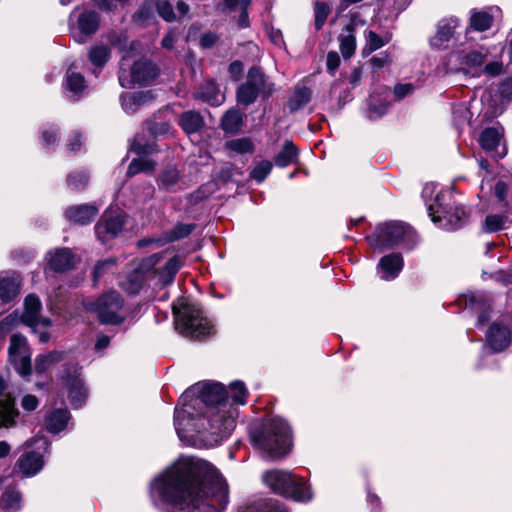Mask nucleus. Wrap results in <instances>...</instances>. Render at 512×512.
<instances>
[{
  "instance_id": "13",
  "label": "nucleus",
  "mask_w": 512,
  "mask_h": 512,
  "mask_svg": "<svg viewBox=\"0 0 512 512\" xmlns=\"http://www.w3.org/2000/svg\"><path fill=\"white\" fill-rule=\"evenodd\" d=\"M491 54V49L480 46L478 49H471L469 51L455 50L450 53L449 61L455 60L458 62V66L449 67V64H445L443 69H437V75L444 77L449 73H456L458 71L469 72L473 69H478L488 61Z\"/></svg>"
},
{
  "instance_id": "2",
  "label": "nucleus",
  "mask_w": 512,
  "mask_h": 512,
  "mask_svg": "<svg viewBox=\"0 0 512 512\" xmlns=\"http://www.w3.org/2000/svg\"><path fill=\"white\" fill-rule=\"evenodd\" d=\"M218 414L209 421L208 410L192 412L186 419H175V429L179 439L187 445L196 447H211L230 436L236 425L238 409L217 408Z\"/></svg>"
},
{
  "instance_id": "30",
  "label": "nucleus",
  "mask_w": 512,
  "mask_h": 512,
  "mask_svg": "<svg viewBox=\"0 0 512 512\" xmlns=\"http://www.w3.org/2000/svg\"><path fill=\"white\" fill-rule=\"evenodd\" d=\"M22 495L14 486H8L0 496V512H18L21 509Z\"/></svg>"
},
{
  "instance_id": "14",
  "label": "nucleus",
  "mask_w": 512,
  "mask_h": 512,
  "mask_svg": "<svg viewBox=\"0 0 512 512\" xmlns=\"http://www.w3.org/2000/svg\"><path fill=\"white\" fill-rule=\"evenodd\" d=\"M28 446L34 448L20 456L16 467L24 477H33L44 467L50 444L45 437H38L28 442Z\"/></svg>"
},
{
  "instance_id": "25",
  "label": "nucleus",
  "mask_w": 512,
  "mask_h": 512,
  "mask_svg": "<svg viewBox=\"0 0 512 512\" xmlns=\"http://www.w3.org/2000/svg\"><path fill=\"white\" fill-rule=\"evenodd\" d=\"M404 266L403 257L399 253H392L383 256L377 265V274L382 280L390 281L395 279Z\"/></svg>"
},
{
  "instance_id": "54",
  "label": "nucleus",
  "mask_w": 512,
  "mask_h": 512,
  "mask_svg": "<svg viewBox=\"0 0 512 512\" xmlns=\"http://www.w3.org/2000/svg\"><path fill=\"white\" fill-rule=\"evenodd\" d=\"M506 217L504 215H487L483 223V230L487 233H494L503 229Z\"/></svg>"
},
{
  "instance_id": "29",
  "label": "nucleus",
  "mask_w": 512,
  "mask_h": 512,
  "mask_svg": "<svg viewBox=\"0 0 512 512\" xmlns=\"http://www.w3.org/2000/svg\"><path fill=\"white\" fill-rule=\"evenodd\" d=\"M64 88L69 97L79 99L86 89L85 79L80 73L69 68L66 73Z\"/></svg>"
},
{
  "instance_id": "38",
  "label": "nucleus",
  "mask_w": 512,
  "mask_h": 512,
  "mask_svg": "<svg viewBox=\"0 0 512 512\" xmlns=\"http://www.w3.org/2000/svg\"><path fill=\"white\" fill-rule=\"evenodd\" d=\"M345 32V34L339 36L340 51L344 58H350L356 49V37L353 25H348Z\"/></svg>"
},
{
  "instance_id": "47",
  "label": "nucleus",
  "mask_w": 512,
  "mask_h": 512,
  "mask_svg": "<svg viewBox=\"0 0 512 512\" xmlns=\"http://www.w3.org/2000/svg\"><path fill=\"white\" fill-rule=\"evenodd\" d=\"M368 104V117L370 119H377L382 117L387 113L389 108V102L386 99H381L374 95L369 97Z\"/></svg>"
},
{
  "instance_id": "24",
  "label": "nucleus",
  "mask_w": 512,
  "mask_h": 512,
  "mask_svg": "<svg viewBox=\"0 0 512 512\" xmlns=\"http://www.w3.org/2000/svg\"><path fill=\"white\" fill-rule=\"evenodd\" d=\"M502 137V128L489 127L482 131L479 141L487 153L493 157L502 158L506 155V147L501 144Z\"/></svg>"
},
{
  "instance_id": "3",
  "label": "nucleus",
  "mask_w": 512,
  "mask_h": 512,
  "mask_svg": "<svg viewBox=\"0 0 512 512\" xmlns=\"http://www.w3.org/2000/svg\"><path fill=\"white\" fill-rule=\"evenodd\" d=\"M230 403L225 387L216 382H199L189 387L179 398V405L175 408V419H186L192 412L208 410L209 421L215 420L217 408H229Z\"/></svg>"
},
{
  "instance_id": "28",
  "label": "nucleus",
  "mask_w": 512,
  "mask_h": 512,
  "mask_svg": "<svg viewBox=\"0 0 512 512\" xmlns=\"http://www.w3.org/2000/svg\"><path fill=\"white\" fill-rule=\"evenodd\" d=\"M194 96L195 98H199L212 106H219L224 101V95L220 92L215 82L211 80L205 81L197 89Z\"/></svg>"
},
{
  "instance_id": "18",
  "label": "nucleus",
  "mask_w": 512,
  "mask_h": 512,
  "mask_svg": "<svg viewBox=\"0 0 512 512\" xmlns=\"http://www.w3.org/2000/svg\"><path fill=\"white\" fill-rule=\"evenodd\" d=\"M127 217L120 212L107 210L95 226L98 239L104 244L116 237L124 228Z\"/></svg>"
},
{
  "instance_id": "27",
  "label": "nucleus",
  "mask_w": 512,
  "mask_h": 512,
  "mask_svg": "<svg viewBox=\"0 0 512 512\" xmlns=\"http://www.w3.org/2000/svg\"><path fill=\"white\" fill-rule=\"evenodd\" d=\"M99 209L94 204H82L71 206L66 209V218L76 224L85 225L94 220Z\"/></svg>"
},
{
  "instance_id": "8",
  "label": "nucleus",
  "mask_w": 512,
  "mask_h": 512,
  "mask_svg": "<svg viewBox=\"0 0 512 512\" xmlns=\"http://www.w3.org/2000/svg\"><path fill=\"white\" fill-rule=\"evenodd\" d=\"M263 480L275 493L297 502H309L313 498L311 487L303 478L290 472L271 470L264 474Z\"/></svg>"
},
{
  "instance_id": "21",
  "label": "nucleus",
  "mask_w": 512,
  "mask_h": 512,
  "mask_svg": "<svg viewBox=\"0 0 512 512\" xmlns=\"http://www.w3.org/2000/svg\"><path fill=\"white\" fill-rule=\"evenodd\" d=\"M22 279L14 270L0 272V304L12 302L20 293Z\"/></svg>"
},
{
  "instance_id": "51",
  "label": "nucleus",
  "mask_w": 512,
  "mask_h": 512,
  "mask_svg": "<svg viewBox=\"0 0 512 512\" xmlns=\"http://www.w3.org/2000/svg\"><path fill=\"white\" fill-rule=\"evenodd\" d=\"M89 181V175L84 169L72 171L67 176V184L72 190H79L84 188Z\"/></svg>"
},
{
  "instance_id": "4",
  "label": "nucleus",
  "mask_w": 512,
  "mask_h": 512,
  "mask_svg": "<svg viewBox=\"0 0 512 512\" xmlns=\"http://www.w3.org/2000/svg\"><path fill=\"white\" fill-rule=\"evenodd\" d=\"M250 438L253 446L271 459L284 457L292 445L290 426L280 417L262 422L250 432Z\"/></svg>"
},
{
  "instance_id": "32",
  "label": "nucleus",
  "mask_w": 512,
  "mask_h": 512,
  "mask_svg": "<svg viewBox=\"0 0 512 512\" xmlns=\"http://www.w3.org/2000/svg\"><path fill=\"white\" fill-rule=\"evenodd\" d=\"M69 421L70 412L67 409H55L46 417V428L50 433L57 434L68 426Z\"/></svg>"
},
{
  "instance_id": "26",
  "label": "nucleus",
  "mask_w": 512,
  "mask_h": 512,
  "mask_svg": "<svg viewBox=\"0 0 512 512\" xmlns=\"http://www.w3.org/2000/svg\"><path fill=\"white\" fill-rule=\"evenodd\" d=\"M46 259L49 267L55 272L67 271L76 263L75 255L68 248L52 249L47 253Z\"/></svg>"
},
{
  "instance_id": "40",
  "label": "nucleus",
  "mask_w": 512,
  "mask_h": 512,
  "mask_svg": "<svg viewBox=\"0 0 512 512\" xmlns=\"http://www.w3.org/2000/svg\"><path fill=\"white\" fill-rule=\"evenodd\" d=\"M64 354L59 351L49 352L39 355L35 360V370L37 373L46 372L53 365L63 360Z\"/></svg>"
},
{
  "instance_id": "45",
  "label": "nucleus",
  "mask_w": 512,
  "mask_h": 512,
  "mask_svg": "<svg viewBox=\"0 0 512 512\" xmlns=\"http://www.w3.org/2000/svg\"><path fill=\"white\" fill-rule=\"evenodd\" d=\"M242 124V115L236 109H230L222 118L221 126L228 133H236Z\"/></svg>"
},
{
  "instance_id": "1",
  "label": "nucleus",
  "mask_w": 512,
  "mask_h": 512,
  "mask_svg": "<svg viewBox=\"0 0 512 512\" xmlns=\"http://www.w3.org/2000/svg\"><path fill=\"white\" fill-rule=\"evenodd\" d=\"M150 496L159 508L169 505L181 512H224L229 503V486L213 464L186 456L152 480Z\"/></svg>"
},
{
  "instance_id": "16",
  "label": "nucleus",
  "mask_w": 512,
  "mask_h": 512,
  "mask_svg": "<svg viewBox=\"0 0 512 512\" xmlns=\"http://www.w3.org/2000/svg\"><path fill=\"white\" fill-rule=\"evenodd\" d=\"M62 380L68 391L71 405L76 408L81 407L88 397V390L82 378L81 368L78 365L68 366L63 372Z\"/></svg>"
},
{
  "instance_id": "23",
  "label": "nucleus",
  "mask_w": 512,
  "mask_h": 512,
  "mask_svg": "<svg viewBox=\"0 0 512 512\" xmlns=\"http://www.w3.org/2000/svg\"><path fill=\"white\" fill-rule=\"evenodd\" d=\"M7 389V382L4 378L0 377V427L6 428L13 426L18 416L14 398Z\"/></svg>"
},
{
  "instance_id": "64",
  "label": "nucleus",
  "mask_w": 512,
  "mask_h": 512,
  "mask_svg": "<svg viewBox=\"0 0 512 512\" xmlns=\"http://www.w3.org/2000/svg\"><path fill=\"white\" fill-rule=\"evenodd\" d=\"M414 91V86L410 83L407 84H398L394 87V95L396 99L400 100Z\"/></svg>"
},
{
  "instance_id": "50",
  "label": "nucleus",
  "mask_w": 512,
  "mask_h": 512,
  "mask_svg": "<svg viewBox=\"0 0 512 512\" xmlns=\"http://www.w3.org/2000/svg\"><path fill=\"white\" fill-rule=\"evenodd\" d=\"M243 512H288L286 508L276 501H259L254 503L248 507H246Z\"/></svg>"
},
{
  "instance_id": "48",
  "label": "nucleus",
  "mask_w": 512,
  "mask_h": 512,
  "mask_svg": "<svg viewBox=\"0 0 512 512\" xmlns=\"http://www.w3.org/2000/svg\"><path fill=\"white\" fill-rule=\"evenodd\" d=\"M229 389H230L231 395L228 397H229L230 403L233 405V407H236V405H244L246 403L248 391L243 382H241V381L231 382L229 385Z\"/></svg>"
},
{
  "instance_id": "6",
  "label": "nucleus",
  "mask_w": 512,
  "mask_h": 512,
  "mask_svg": "<svg viewBox=\"0 0 512 512\" xmlns=\"http://www.w3.org/2000/svg\"><path fill=\"white\" fill-rule=\"evenodd\" d=\"M445 194L436 192V186L428 183L422 190L429 216L434 223H440L444 229L454 230L462 225V221L467 217L464 207L456 206L452 208L448 203H444Z\"/></svg>"
},
{
  "instance_id": "49",
  "label": "nucleus",
  "mask_w": 512,
  "mask_h": 512,
  "mask_svg": "<svg viewBox=\"0 0 512 512\" xmlns=\"http://www.w3.org/2000/svg\"><path fill=\"white\" fill-rule=\"evenodd\" d=\"M147 279L135 269L121 282L122 288L130 294H137Z\"/></svg>"
},
{
  "instance_id": "60",
  "label": "nucleus",
  "mask_w": 512,
  "mask_h": 512,
  "mask_svg": "<svg viewBox=\"0 0 512 512\" xmlns=\"http://www.w3.org/2000/svg\"><path fill=\"white\" fill-rule=\"evenodd\" d=\"M228 147L238 153H247L252 151L253 144L249 139L242 138L228 142Z\"/></svg>"
},
{
  "instance_id": "39",
  "label": "nucleus",
  "mask_w": 512,
  "mask_h": 512,
  "mask_svg": "<svg viewBox=\"0 0 512 512\" xmlns=\"http://www.w3.org/2000/svg\"><path fill=\"white\" fill-rule=\"evenodd\" d=\"M311 89L306 86H297L288 102L291 111H297L304 107L311 99Z\"/></svg>"
},
{
  "instance_id": "53",
  "label": "nucleus",
  "mask_w": 512,
  "mask_h": 512,
  "mask_svg": "<svg viewBox=\"0 0 512 512\" xmlns=\"http://www.w3.org/2000/svg\"><path fill=\"white\" fill-rule=\"evenodd\" d=\"M20 314L14 311L0 321V338H4L9 332L20 324Z\"/></svg>"
},
{
  "instance_id": "44",
  "label": "nucleus",
  "mask_w": 512,
  "mask_h": 512,
  "mask_svg": "<svg viewBox=\"0 0 512 512\" xmlns=\"http://www.w3.org/2000/svg\"><path fill=\"white\" fill-rule=\"evenodd\" d=\"M161 257V254H153L147 258H144L141 260L135 270L144 276L147 280L154 278L158 272V270L155 269V266L158 264Z\"/></svg>"
},
{
  "instance_id": "34",
  "label": "nucleus",
  "mask_w": 512,
  "mask_h": 512,
  "mask_svg": "<svg viewBox=\"0 0 512 512\" xmlns=\"http://www.w3.org/2000/svg\"><path fill=\"white\" fill-rule=\"evenodd\" d=\"M178 124L186 134L190 135L198 132L203 127L204 121L200 113L187 111L181 114Z\"/></svg>"
},
{
  "instance_id": "10",
  "label": "nucleus",
  "mask_w": 512,
  "mask_h": 512,
  "mask_svg": "<svg viewBox=\"0 0 512 512\" xmlns=\"http://www.w3.org/2000/svg\"><path fill=\"white\" fill-rule=\"evenodd\" d=\"M158 74L157 67L148 60L131 61L124 56L120 62L119 84L123 88H132L134 85H144L151 82Z\"/></svg>"
},
{
  "instance_id": "62",
  "label": "nucleus",
  "mask_w": 512,
  "mask_h": 512,
  "mask_svg": "<svg viewBox=\"0 0 512 512\" xmlns=\"http://www.w3.org/2000/svg\"><path fill=\"white\" fill-rule=\"evenodd\" d=\"M326 65H327V70L329 71V73L333 75L335 73L336 69L340 65V57L337 52H335V51L328 52L327 57H326Z\"/></svg>"
},
{
  "instance_id": "5",
  "label": "nucleus",
  "mask_w": 512,
  "mask_h": 512,
  "mask_svg": "<svg viewBox=\"0 0 512 512\" xmlns=\"http://www.w3.org/2000/svg\"><path fill=\"white\" fill-rule=\"evenodd\" d=\"M175 329L184 337L203 339L214 333V326L198 304L186 298L178 299L172 306Z\"/></svg>"
},
{
  "instance_id": "42",
  "label": "nucleus",
  "mask_w": 512,
  "mask_h": 512,
  "mask_svg": "<svg viewBox=\"0 0 512 512\" xmlns=\"http://www.w3.org/2000/svg\"><path fill=\"white\" fill-rule=\"evenodd\" d=\"M364 35L366 39V45L363 49V53L365 54H370L380 49L385 44H387L391 39V36L388 34H386L385 36H380L372 30H366Z\"/></svg>"
},
{
  "instance_id": "11",
  "label": "nucleus",
  "mask_w": 512,
  "mask_h": 512,
  "mask_svg": "<svg viewBox=\"0 0 512 512\" xmlns=\"http://www.w3.org/2000/svg\"><path fill=\"white\" fill-rule=\"evenodd\" d=\"M273 92V84L260 71L259 68L249 69L246 81L237 89V101L239 104L248 106L254 103L258 96L269 97Z\"/></svg>"
},
{
  "instance_id": "17",
  "label": "nucleus",
  "mask_w": 512,
  "mask_h": 512,
  "mask_svg": "<svg viewBox=\"0 0 512 512\" xmlns=\"http://www.w3.org/2000/svg\"><path fill=\"white\" fill-rule=\"evenodd\" d=\"M23 313L20 315V322L31 328L32 332L37 331V327L41 326L46 329L52 326L51 319L40 315L42 303L34 294L25 297L23 303Z\"/></svg>"
},
{
  "instance_id": "56",
  "label": "nucleus",
  "mask_w": 512,
  "mask_h": 512,
  "mask_svg": "<svg viewBox=\"0 0 512 512\" xmlns=\"http://www.w3.org/2000/svg\"><path fill=\"white\" fill-rule=\"evenodd\" d=\"M272 170V163L267 160L260 161L250 173V177L261 183L270 174Z\"/></svg>"
},
{
  "instance_id": "33",
  "label": "nucleus",
  "mask_w": 512,
  "mask_h": 512,
  "mask_svg": "<svg viewBox=\"0 0 512 512\" xmlns=\"http://www.w3.org/2000/svg\"><path fill=\"white\" fill-rule=\"evenodd\" d=\"M150 92H134V93H123L120 97L121 106L123 110L128 113H134L138 107L146 104L151 100Z\"/></svg>"
},
{
  "instance_id": "43",
  "label": "nucleus",
  "mask_w": 512,
  "mask_h": 512,
  "mask_svg": "<svg viewBox=\"0 0 512 512\" xmlns=\"http://www.w3.org/2000/svg\"><path fill=\"white\" fill-rule=\"evenodd\" d=\"M298 150L295 147V145L287 141L283 148L279 151V153L275 157V164L278 167L284 168L291 163L294 162V160L297 158Z\"/></svg>"
},
{
  "instance_id": "59",
  "label": "nucleus",
  "mask_w": 512,
  "mask_h": 512,
  "mask_svg": "<svg viewBox=\"0 0 512 512\" xmlns=\"http://www.w3.org/2000/svg\"><path fill=\"white\" fill-rule=\"evenodd\" d=\"M149 130L155 136L170 135L173 132V126L168 121H153L150 123Z\"/></svg>"
},
{
  "instance_id": "41",
  "label": "nucleus",
  "mask_w": 512,
  "mask_h": 512,
  "mask_svg": "<svg viewBox=\"0 0 512 512\" xmlns=\"http://www.w3.org/2000/svg\"><path fill=\"white\" fill-rule=\"evenodd\" d=\"M180 267V259L174 256L166 262L165 266L161 270H158L156 276L162 284H169L173 281Z\"/></svg>"
},
{
  "instance_id": "19",
  "label": "nucleus",
  "mask_w": 512,
  "mask_h": 512,
  "mask_svg": "<svg viewBox=\"0 0 512 512\" xmlns=\"http://www.w3.org/2000/svg\"><path fill=\"white\" fill-rule=\"evenodd\" d=\"M485 341L493 353L503 352L511 345V329L502 321H494L486 332Z\"/></svg>"
},
{
  "instance_id": "37",
  "label": "nucleus",
  "mask_w": 512,
  "mask_h": 512,
  "mask_svg": "<svg viewBox=\"0 0 512 512\" xmlns=\"http://www.w3.org/2000/svg\"><path fill=\"white\" fill-rule=\"evenodd\" d=\"M110 56L111 50L109 46L104 44L94 45L88 53L89 61L97 68H102L108 62Z\"/></svg>"
},
{
  "instance_id": "31",
  "label": "nucleus",
  "mask_w": 512,
  "mask_h": 512,
  "mask_svg": "<svg viewBox=\"0 0 512 512\" xmlns=\"http://www.w3.org/2000/svg\"><path fill=\"white\" fill-rule=\"evenodd\" d=\"M155 7L158 14L167 22H171L177 19L176 14L173 11L172 5L167 0H155L151 3L143 5V7L137 12V17L144 19L148 14V11Z\"/></svg>"
},
{
  "instance_id": "57",
  "label": "nucleus",
  "mask_w": 512,
  "mask_h": 512,
  "mask_svg": "<svg viewBox=\"0 0 512 512\" xmlns=\"http://www.w3.org/2000/svg\"><path fill=\"white\" fill-rule=\"evenodd\" d=\"M59 140V129L55 125H47L41 131V142L50 147Z\"/></svg>"
},
{
  "instance_id": "9",
  "label": "nucleus",
  "mask_w": 512,
  "mask_h": 512,
  "mask_svg": "<svg viewBox=\"0 0 512 512\" xmlns=\"http://www.w3.org/2000/svg\"><path fill=\"white\" fill-rule=\"evenodd\" d=\"M85 306L88 310L94 311L101 323L107 325H119L126 318V310L123 298L116 291H110L96 301H87Z\"/></svg>"
},
{
  "instance_id": "15",
  "label": "nucleus",
  "mask_w": 512,
  "mask_h": 512,
  "mask_svg": "<svg viewBox=\"0 0 512 512\" xmlns=\"http://www.w3.org/2000/svg\"><path fill=\"white\" fill-rule=\"evenodd\" d=\"M8 354L10 363L21 376L31 374V351L25 336L19 333L11 335Z\"/></svg>"
},
{
  "instance_id": "58",
  "label": "nucleus",
  "mask_w": 512,
  "mask_h": 512,
  "mask_svg": "<svg viewBox=\"0 0 512 512\" xmlns=\"http://www.w3.org/2000/svg\"><path fill=\"white\" fill-rule=\"evenodd\" d=\"M195 228L194 224H183L180 223L174 227L170 232L168 240L175 241L188 236Z\"/></svg>"
},
{
  "instance_id": "46",
  "label": "nucleus",
  "mask_w": 512,
  "mask_h": 512,
  "mask_svg": "<svg viewBox=\"0 0 512 512\" xmlns=\"http://www.w3.org/2000/svg\"><path fill=\"white\" fill-rule=\"evenodd\" d=\"M155 193V188L151 183L145 182L136 185L132 188L133 201L135 204H145L152 199Z\"/></svg>"
},
{
  "instance_id": "7",
  "label": "nucleus",
  "mask_w": 512,
  "mask_h": 512,
  "mask_svg": "<svg viewBox=\"0 0 512 512\" xmlns=\"http://www.w3.org/2000/svg\"><path fill=\"white\" fill-rule=\"evenodd\" d=\"M369 245L380 250L400 245L412 249L418 242L417 233L402 222H386L377 226L375 233L367 237Z\"/></svg>"
},
{
  "instance_id": "20",
  "label": "nucleus",
  "mask_w": 512,
  "mask_h": 512,
  "mask_svg": "<svg viewBox=\"0 0 512 512\" xmlns=\"http://www.w3.org/2000/svg\"><path fill=\"white\" fill-rule=\"evenodd\" d=\"M461 21L456 16L442 18L437 23L436 33L431 39L433 48H446L448 43L455 37L456 30L460 27Z\"/></svg>"
},
{
  "instance_id": "63",
  "label": "nucleus",
  "mask_w": 512,
  "mask_h": 512,
  "mask_svg": "<svg viewBox=\"0 0 512 512\" xmlns=\"http://www.w3.org/2000/svg\"><path fill=\"white\" fill-rule=\"evenodd\" d=\"M39 405V400L36 396L27 394L21 400V407L28 412L34 411Z\"/></svg>"
},
{
  "instance_id": "12",
  "label": "nucleus",
  "mask_w": 512,
  "mask_h": 512,
  "mask_svg": "<svg viewBox=\"0 0 512 512\" xmlns=\"http://www.w3.org/2000/svg\"><path fill=\"white\" fill-rule=\"evenodd\" d=\"M100 14L94 10L75 8L69 17L71 37L79 44L86 43L99 29Z\"/></svg>"
},
{
  "instance_id": "52",
  "label": "nucleus",
  "mask_w": 512,
  "mask_h": 512,
  "mask_svg": "<svg viewBox=\"0 0 512 512\" xmlns=\"http://www.w3.org/2000/svg\"><path fill=\"white\" fill-rule=\"evenodd\" d=\"M179 180V173L177 169L175 168H168L162 171V173L159 175V186L171 190Z\"/></svg>"
},
{
  "instance_id": "35",
  "label": "nucleus",
  "mask_w": 512,
  "mask_h": 512,
  "mask_svg": "<svg viewBox=\"0 0 512 512\" xmlns=\"http://www.w3.org/2000/svg\"><path fill=\"white\" fill-rule=\"evenodd\" d=\"M494 18L486 10H473L469 18V28L474 31L483 32L490 29L493 25Z\"/></svg>"
},
{
  "instance_id": "36",
  "label": "nucleus",
  "mask_w": 512,
  "mask_h": 512,
  "mask_svg": "<svg viewBox=\"0 0 512 512\" xmlns=\"http://www.w3.org/2000/svg\"><path fill=\"white\" fill-rule=\"evenodd\" d=\"M504 50L502 44H498L492 47L491 54L486 65L484 66V73L488 76H497L502 72L503 63L500 60L501 54Z\"/></svg>"
},
{
  "instance_id": "22",
  "label": "nucleus",
  "mask_w": 512,
  "mask_h": 512,
  "mask_svg": "<svg viewBox=\"0 0 512 512\" xmlns=\"http://www.w3.org/2000/svg\"><path fill=\"white\" fill-rule=\"evenodd\" d=\"M130 149L135 152L139 157L135 158L129 164L127 176L131 177L140 172H150L155 168V162L146 158L145 156L151 154L154 149L151 145H143L137 140H134Z\"/></svg>"
},
{
  "instance_id": "55",
  "label": "nucleus",
  "mask_w": 512,
  "mask_h": 512,
  "mask_svg": "<svg viewBox=\"0 0 512 512\" xmlns=\"http://www.w3.org/2000/svg\"><path fill=\"white\" fill-rule=\"evenodd\" d=\"M330 13V8L326 3L317 2L314 7V27L316 30H320L327 20Z\"/></svg>"
},
{
  "instance_id": "61",
  "label": "nucleus",
  "mask_w": 512,
  "mask_h": 512,
  "mask_svg": "<svg viewBox=\"0 0 512 512\" xmlns=\"http://www.w3.org/2000/svg\"><path fill=\"white\" fill-rule=\"evenodd\" d=\"M502 101L512 100V78L503 81L498 89Z\"/></svg>"
}]
</instances>
